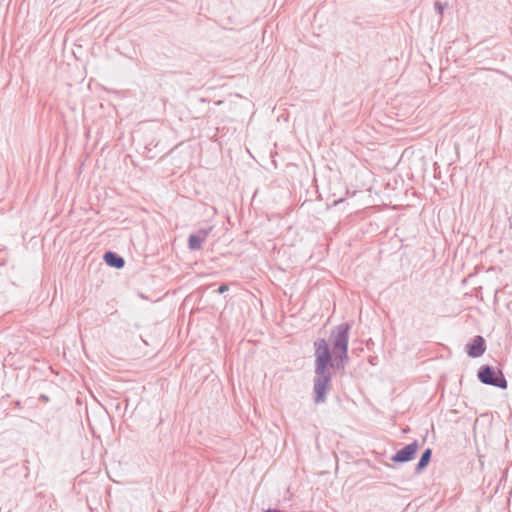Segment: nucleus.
<instances>
[{
    "label": "nucleus",
    "mask_w": 512,
    "mask_h": 512,
    "mask_svg": "<svg viewBox=\"0 0 512 512\" xmlns=\"http://www.w3.org/2000/svg\"><path fill=\"white\" fill-rule=\"evenodd\" d=\"M315 346V377H314V401L316 404L324 403L327 393L331 389L332 373L330 368L331 352L327 342L324 339H318Z\"/></svg>",
    "instance_id": "f257e3e1"
},
{
    "label": "nucleus",
    "mask_w": 512,
    "mask_h": 512,
    "mask_svg": "<svg viewBox=\"0 0 512 512\" xmlns=\"http://www.w3.org/2000/svg\"><path fill=\"white\" fill-rule=\"evenodd\" d=\"M350 326L348 324H341L337 326L331 333V342L333 345V354L335 359H339L341 362L347 360L348 355V339Z\"/></svg>",
    "instance_id": "f03ea898"
},
{
    "label": "nucleus",
    "mask_w": 512,
    "mask_h": 512,
    "mask_svg": "<svg viewBox=\"0 0 512 512\" xmlns=\"http://www.w3.org/2000/svg\"><path fill=\"white\" fill-rule=\"evenodd\" d=\"M479 380L487 385L499 387L501 389L507 388V381L501 370H495L490 366H482L478 371Z\"/></svg>",
    "instance_id": "7ed1b4c3"
},
{
    "label": "nucleus",
    "mask_w": 512,
    "mask_h": 512,
    "mask_svg": "<svg viewBox=\"0 0 512 512\" xmlns=\"http://www.w3.org/2000/svg\"><path fill=\"white\" fill-rule=\"evenodd\" d=\"M418 442L415 440L412 443L406 445L400 449L395 455L392 456L391 460L398 463H403L413 459L415 453L418 450Z\"/></svg>",
    "instance_id": "20e7f679"
},
{
    "label": "nucleus",
    "mask_w": 512,
    "mask_h": 512,
    "mask_svg": "<svg viewBox=\"0 0 512 512\" xmlns=\"http://www.w3.org/2000/svg\"><path fill=\"white\" fill-rule=\"evenodd\" d=\"M486 350L485 340L482 336H475L471 343L466 345V352L470 357L477 358L484 354Z\"/></svg>",
    "instance_id": "39448f33"
},
{
    "label": "nucleus",
    "mask_w": 512,
    "mask_h": 512,
    "mask_svg": "<svg viewBox=\"0 0 512 512\" xmlns=\"http://www.w3.org/2000/svg\"><path fill=\"white\" fill-rule=\"evenodd\" d=\"M212 227L200 229L195 234H191L188 238V247L190 250H200L203 242L207 239Z\"/></svg>",
    "instance_id": "423d86ee"
},
{
    "label": "nucleus",
    "mask_w": 512,
    "mask_h": 512,
    "mask_svg": "<svg viewBox=\"0 0 512 512\" xmlns=\"http://www.w3.org/2000/svg\"><path fill=\"white\" fill-rule=\"evenodd\" d=\"M104 260L107 265L118 269L122 268L125 264L124 259L114 252H106L104 255Z\"/></svg>",
    "instance_id": "0eeeda50"
},
{
    "label": "nucleus",
    "mask_w": 512,
    "mask_h": 512,
    "mask_svg": "<svg viewBox=\"0 0 512 512\" xmlns=\"http://www.w3.org/2000/svg\"><path fill=\"white\" fill-rule=\"evenodd\" d=\"M431 455H432V450L430 448L426 449L423 452V454H422V456H421V458H420V460H419V462H418V464L416 466V471L417 472H420L421 470H423L428 465V463H429V461L431 459Z\"/></svg>",
    "instance_id": "6e6552de"
},
{
    "label": "nucleus",
    "mask_w": 512,
    "mask_h": 512,
    "mask_svg": "<svg viewBox=\"0 0 512 512\" xmlns=\"http://www.w3.org/2000/svg\"><path fill=\"white\" fill-rule=\"evenodd\" d=\"M434 7H435V10L439 13V15L442 16L443 11H444V5L441 2L436 1L434 4Z\"/></svg>",
    "instance_id": "1a4fd4ad"
},
{
    "label": "nucleus",
    "mask_w": 512,
    "mask_h": 512,
    "mask_svg": "<svg viewBox=\"0 0 512 512\" xmlns=\"http://www.w3.org/2000/svg\"><path fill=\"white\" fill-rule=\"evenodd\" d=\"M228 290V286L227 285H221L219 288H218V292L219 293H224L225 291Z\"/></svg>",
    "instance_id": "9d476101"
}]
</instances>
